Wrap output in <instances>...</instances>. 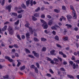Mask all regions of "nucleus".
<instances>
[{"label": "nucleus", "mask_w": 79, "mask_h": 79, "mask_svg": "<svg viewBox=\"0 0 79 79\" xmlns=\"http://www.w3.org/2000/svg\"><path fill=\"white\" fill-rule=\"evenodd\" d=\"M68 77H69V78L70 79H74V77L73 76L71 75H67Z\"/></svg>", "instance_id": "obj_20"}, {"label": "nucleus", "mask_w": 79, "mask_h": 79, "mask_svg": "<svg viewBox=\"0 0 79 79\" xmlns=\"http://www.w3.org/2000/svg\"><path fill=\"white\" fill-rule=\"evenodd\" d=\"M68 40V37L66 36L64 38V40H65V41H66V40Z\"/></svg>", "instance_id": "obj_33"}, {"label": "nucleus", "mask_w": 79, "mask_h": 79, "mask_svg": "<svg viewBox=\"0 0 79 79\" xmlns=\"http://www.w3.org/2000/svg\"><path fill=\"white\" fill-rule=\"evenodd\" d=\"M40 7H38L35 10V12H37L39 11H40Z\"/></svg>", "instance_id": "obj_21"}, {"label": "nucleus", "mask_w": 79, "mask_h": 79, "mask_svg": "<svg viewBox=\"0 0 79 79\" xmlns=\"http://www.w3.org/2000/svg\"><path fill=\"white\" fill-rule=\"evenodd\" d=\"M17 62H18V63L17 66L18 67H19V66L20 65H21V62H19V61H18H18Z\"/></svg>", "instance_id": "obj_46"}, {"label": "nucleus", "mask_w": 79, "mask_h": 79, "mask_svg": "<svg viewBox=\"0 0 79 79\" xmlns=\"http://www.w3.org/2000/svg\"><path fill=\"white\" fill-rule=\"evenodd\" d=\"M5 60L3 59H0V62H4Z\"/></svg>", "instance_id": "obj_55"}, {"label": "nucleus", "mask_w": 79, "mask_h": 79, "mask_svg": "<svg viewBox=\"0 0 79 79\" xmlns=\"http://www.w3.org/2000/svg\"><path fill=\"white\" fill-rule=\"evenodd\" d=\"M57 58L58 59V60H59L60 61V62H61V61H62V59L61 58H60L59 57V56H58L57 57Z\"/></svg>", "instance_id": "obj_44"}, {"label": "nucleus", "mask_w": 79, "mask_h": 79, "mask_svg": "<svg viewBox=\"0 0 79 79\" xmlns=\"http://www.w3.org/2000/svg\"><path fill=\"white\" fill-rule=\"evenodd\" d=\"M8 24H10V22H6L4 23V25Z\"/></svg>", "instance_id": "obj_63"}, {"label": "nucleus", "mask_w": 79, "mask_h": 79, "mask_svg": "<svg viewBox=\"0 0 79 79\" xmlns=\"http://www.w3.org/2000/svg\"><path fill=\"white\" fill-rule=\"evenodd\" d=\"M42 26L44 27L43 29H47L48 27V26L47 25V22H44V24H42Z\"/></svg>", "instance_id": "obj_3"}, {"label": "nucleus", "mask_w": 79, "mask_h": 79, "mask_svg": "<svg viewBox=\"0 0 79 79\" xmlns=\"http://www.w3.org/2000/svg\"><path fill=\"white\" fill-rule=\"evenodd\" d=\"M65 26H67V28L68 29H69V28H71V27H72V25L71 24H65Z\"/></svg>", "instance_id": "obj_11"}, {"label": "nucleus", "mask_w": 79, "mask_h": 79, "mask_svg": "<svg viewBox=\"0 0 79 79\" xmlns=\"http://www.w3.org/2000/svg\"><path fill=\"white\" fill-rule=\"evenodd\" d=\"M25 68H26L25 65H23L20 68V70L21 71H23V70L25 69Z\"/></svg>", "instance_id": "obj_14"}, {"label": "nucleus", "mask_w": 79, "mask_h": 79, "mask_svg": "<svg viewBox=\"0 0 79 79\" xmlns=\"http://www.w3.org/2000/svg\"><path fill=\"white\" fill-rule=\"evenodd\" d=\"M23 17V16H22V15H19L18 16V18H21Z\"/></svg>", "instance_id": "obj_37"}, {"label": "nucleus", "mask_w": 79, "mask_h": 79, "mask_svg": "<svg viewBox=\"0 0 79 79\" xmlns=\"http://www.w3.org/2000/svg\"><path fill=\"white\" fill-rule=\"evenodd\" d=\"M59 54H60V55H63V52H62L61 51H60L59 52Z\"/></svg>", "instance_id": "obj_56"}, {"label": "nucleus", "mask_w": 79, "mask_h": 79, "mask_svg": "<svg viewBox=\"0 0 79 79\" xmlns=\"http://www.w3.org/2000/svg\"><path fill=\"white\" fill-rule=\"evenodd\" d=\"M28 56L31 58H34V57L31 55H28Z\"/></svg>", "instance_id": "obj_35"}, {"label": "nucleus", "mask_w": 79, "mask_h": 79, "mask_svg": "<svg viewBox=\"0 0 79 79\" xmlns=\"http://www.w3.org/2000/svg\"><path fill=\"white\" fill-rule=\"evenodd\" d=\"M25 50L26 53H31V52L29 50V49L26 48H25Z\"/></svg>", "instance_id": "obj_25"}, {"label": "nucleus", "mask_w": 79, "mask_h": 79, "mask_svg": "<svg viewBox=\"0 0 79 79\" xmlns=\"http://www.w3.org/2000/svg\"><path fill=\"white\" fill-rule=\"evenodd\" d=\"M10 15L11 16H17V13L15 12H11L10 13Z\"/></svg>", "instance_id": "obj_10"}, {"label": "nucleus", "mask_w": 79, "mask_h": 79, "mask_svg": "<svg viewBox=\"0 0 79 79\" xmlns=\"http://www.w3.org/2000/svg\"><path fill=\"white\" fill-rule=\"evenodd\" d=\"M29 25H30L29 23H27L25 24V26L26 27H29Z\"/></svg>", "instance_id": "obj_31"}, {"label": "nucleus", "mask_w": 79, "mask_h": 79, "mask_svg": "<svg viewBox=\"0 0 79 79\" xmlns=\"http://www.w3.org/2000/svg\"><path fill=\"white\" fill-rule=\"evenodd\" d=\"M53 60L54 61H55V62H59V60L57 59V58H54L53 59Z\"/></svg>", "instance_id": "obj_26"}, {"label": "nucleus", "mask_w": 79, "mask_h": 79, "mask_svg": "<svg viewBox=\"0 0 79 79\" xmlns=\"http://www.w3.org/2000/svg\"><path fill=\"white\" fill-rule=\"evenodd\" d=\"M47 18H49V19H51L52 18V17L49 15H47Z\"/></svg>", "instance_id": "obj_49"}, {"label": "nucleus", "mask_w": 79, "mask_h": 79, "mask_svg": "<svg viewBox=\"0 0 79 79\" xmlns=\"http://www.w3.org/2000/svg\"><path fill=\"white\" fill-rule=\"evenodd\" d=\"M21 6L23 8H24V9H26V6L24 5V3H23L21 5Z\"/></svg>", "instance_id": "obj_15"}, {"label": "nucleus", "mask_w": 79, "mask_h": 79, "mask_svg": "<svg viewBox=\"0 0 79 79\" xmlns=\"http://www.w3.org/2000/svg\"><path fill=\"white\" fill-rule=\"evenodd\" d=\"M33 4H34V5H35L36 4H37V2H35V1L33 2V0H31L30 2L31 6H32L33 5Z\"/></svg>", "instance_id": "obj_7"}, {"label": "nucleus", "mask_w": 79, "mask_h": 79, "mask_svg": "<svg viewBox=\"0 0 79 79\" xmlns=\"http://www.w3.org/2000/svg\"><path fill=\"white\" fill-rule=\"evenodd\" d=\"M32 19L33 20V21H36L37 19V18H36L34 17L33 16H32Z\"/></svg>", "instance_id": "obj_32"}, {"label": "nucleus", "mask_w": 79, "mask_h": 79, "mask_svg": "<svg viewBox=\"0 0 79 79\" xmlns=\"http://www.w3.org/2000/svg\"><path fill=\"white\" fill-rule=\"evenodd\" d=\"M62 8L63 10H66V7H65V6H62Z\"/></svg>", "instance_id": "obj_51"}, {"label": "nucleus", "mask_w": 79, "mask_h": 79, "mask_svg": "<svg viewBox=\"0 0 79 79\" xmlns=\"http://www.w3.org/2000/svg\"><path fill=\"white\" fill-rule=\"evenodd\" d=\"M1 45L2 47H5V45H4V43L2 41H1Z\"/></svg>", "instance_id": "obj_53"}, {"label": "nucleus", "mask_w": 79, "mask_h": 79, "mask_svg": "<svg viewBox=\"0 0 79 79\" xmlns=\"http://www.w3.org/2000/svg\"><path fill=\"white\" fill-rule=\"evenodd\" d=\"M41 11H43L44 10H45V8L44 7H42L41 8Z\"/></svg>", "instance_id": "obj_62"}, {"label": "nucleus", "mask_w": 79, "mask_h": 79, "mask_svg": "<svg viewBox=\"0 0 79 79\" xmlns=\"http://www.w3.org/2000/svg\"><path fill=\"white\" fill-rule=\"evenodd\" d=\"M35 73H39V71L38 70V69H37V67H35Z\"/></svg>", "instance_id": "obj_30"}, {"label": "nucleus", "mask_w": 79, "mask_h": 79, "mask_svg": "<svg viewBox=\"0 0 79 79\" xmlns=\"http://www.w3.org/2000/svg\"><path fill=\"white\" fill-rule=\"evenodd\" d=\"M15 56L16 57H19V54H18L17 53H15Z\"/></svg>", "instance_id": "obj_52"}, {"label": "nucleus", "mask_w": 79, "mask_h": 79, "mask_svg": "<svg viewBox=\"0 0 79 79\" xmlns=\"http://www.w3.org/2000/svg\"><path fill=\"white\" fill-rule=\"evenodd\" d=\"M66 32H67L66 30H64L63 32L64 34L66 35Z\"/></svg>", "instance_id": "obj_61"}, {"label": "nucleus", "mask_w": 79, "mask_h": 79, "mask_svg": "<svg viewBox=\"0 0 79 79\" xmlns=\"http://www.w3.org/2000/svg\"><path fill=\"white\" fill-rule=\"evenodd\" d=\"M46 50H47V48H46L45 47H43L41 49L42 52H45Z\"/></svg>", "instance_id": "obj_18"}, {"label": "nucleus", "mask_w": 79, "mask_h": 79, "mask_svg": "<svg viewBox=\"0 0 79 79\" xmlns=\"http://www.w3.org/2000/svg\"><path fill=\"white\" fill-rule=\"evenodd\" d=\"M34 40L35 42H38L39 41V40L37 38H34Z\"/></svg>", "instance_id": "obj_28"}, {"label": "nucleus", "mask_w": 79, "mask_h": 79, "mask_svg": "<svg viewBox=\"0 0 79 79\" xmlns=\"http://www.w3.org/2000/svg\"><path fill=\"white\" fill-rule=\"evenodd\" d=\"M40 21L41 23H43V24H45V22L46 23V22H45V21H44V20L42 19H40Z\"/></svg>", "instance_id": "obj_47"}, {"label": "nucleus", "mask_w": 79, "mask_h": 79, "mask_svg": "<svg viewBox=\"0 0 79 79\" xmlns=\"http://www.w3.org/2000/svg\"><path fill=\"white\" fill-rule=\"evenodd\" d=\"M56 46L58 47L59 48H62V47H61V45L58 44H56Z\"/></svg>", "instance_id": "obj_36"}, {"label": "nucleus", "mask_w": 79, "mask_h": 79, "mask_svg": "<svg viewBox=\"0 0 79 79\" xmlns=\"http://www.w3.org/2000/svg\"><path fill=\"white\" fill-rule=\"evenodd\" d=\"M17 37L20 40H21V37H20V36L19 35H17Z\"/></svg>", "instance_id": "obj_34"}, {"label": "nucleus", "mask_w": 79, "mask_h": 79, "mask_svg": "<svg viewBox=\"0 0 79 79\" xmlns=\"http://www.w3.org/2000/svg\"><path fill=\"white\" fill-rule=\"evenodd\" d=\"M62 55L64 58H66V54H64V53Z\"/></svg>", "instance_id": "obj_64"}, {"label": "nucleus", "mask_w": 79, "mask_h": 79, "mask_svg": "<svg viewBox=\"0 0 79 79\" xmlns=\"http://www.w3.org/2000/svg\"><path fill=\"white\" fill-rule=\"evenodd\" d=\"M66 17L67 18L68 20H69V19H72V17L71 15H67Z\"/></svg>", "instance_id": "obj_9"}, {"label": "nucleus", "mask_w": 79, "mask_h": 79, "mask_svg": "<svg viewBox=\"0 0 79 79\" xmlns=\"http://www.w3.org/2000/svg\"><path fill=\"white\" fill-rule=\"evenodd\" d=\"M13 46L14 47L16 48H19V47L18 46V45H17V44H14Z\"/></svg>", "instance_id": "obj_27"}, {"label": "nucleus", "mask_w": 79, "mask_h": 79, "mask_svg": "<svg viewBox=\"0 0 79 79\" xmlns=\"http://www.w3.org/2000/svg\"><path fill=\"white\" fill-rule=\"evenodd\" d=\"M19 24V21H17L16 22H15V25H18Z\"/></svg>", "instance_id": "obj_54"}, {"label": "nucleus", "mask_w": 79, "mask_h": 79, "mask_svg": "<svg viewBox=\"0 0 79 79\" xmlns=\"http://www.w3.org/2000/svg\"><path fill=\"white\" fill-rule=\"evenodd\" d=\"M29 31L32 34V33L33 32V30H32V28L31 27H29Z\"/></svg>", "instance_id": "obj_13"}, {"label": "nucleus", "mask_w": 79, "mask_h": 79, "mask_svg": "<svg viewBox=\"0 0 79 79\" xmlns=\"http://www.w3.org/2000/svg\"><path fill=\"white\" fill-rule=\"evenodd\" d=\"M41 18H45V15L43 14V15H41Z\"/></svg>", "instance_id": "obj_50"}, {"label": "nucleus", "mask_w": 79, "mask_h": 79, "mask_svg": "<svg viewBox=\"0 0 79 79\" xmlns=\"http://www.w3.org/2000/svg\"><path fill=\"white\" fill-rule=\"evenodd\" d=\"M15 30H19V27H15Z\"/></svg>", "instance_id": "obj_48"}, {"label": "nucleus", "mask_w": 79, "mask_h": 79, "mask_svg": "<svg viewBox=\"0 0 79 79\" xmlns=\"http://www.w3.org/2000/svg\"><path fill=\"white\" fill-rule=\"evenodd\" d=\"M79 29L78 28V27H76L74 28V30L75 31H77Z\"/></svg>", "instance_id": "obj_43"}, {"label": "nucleus", "mask_w": 79, "mask_h": 79, "mask_svg": "<svg viewBox=\"0 0 79 79\" xmlns=\"http://www.w3.org/2000/svg\"><path fill=\"white\" fill-rule=\"evenodd\" d=\"M51 29H52V30H56V29H57L54 26L51 27Z\"/></svg>", "instance_id": "obj_24"}, {"label": "nucleus", "mask_w": 79, "mask_h": 79, "mask_svg": "<svg viewBox=\"0 0 79 79\" xmlns=\"http://www.w3.org/2000/svg\"><path fill=\"white\" fill-rule=\"evenodd\" d=\"M50 53L52 55H54V56H55L56 55V54L55 53V50H53L51 51H50Z\"/></svg>", "instance_id": "obj_5"}, {"label": "nucleus", "mask_w": 79, "mask_h": 79, "mask_svg": "<svg viewBox=\"0 0 79 79\" xmlns=\"http://www.w3.org/2000/svg\"><path fill=\"white\" fill-rule=\"evenodd\" d=\"M8 30L9 32V34L10 35H13L14 33V31L13 30V27L10 26H9Z\"/></svg>", "instance_id": "obj_2"}, {"label": "nucleus", "mask_w": 79, "mask_h": 79, "mask_svg": "<svg viewBox=\"0 0 79 79\" xmlns=\"http://www.w3.org/2000/svg\"><path fill=\"white\" fill-rule=\"evenodd\" d=\"M70 6L71 10H73V19H76L77 17V15H76V11H75V10H74V7H73V6L71 5Z\"/></svg>", "instance_id": "obj_1"}, {"label": "nucleus", "mask_w": 79, "mask_h": 79, "mask_svg": "<svg viewBox=\"0 0 79 79\" xmlns=\"http://www.w3.org/2000/svg\"><path fill=\"white\" fill-rule=\"evenodd\" d=\"M32 53L34 54V55L35 56V57H36V58H39V54L35 52L34 51H33Z\"/></svg>", "instance_id": "obj_6"}, {"label": "nucleus", "mask_w": 79, "mask_h": 79, "mask_svg": "<svg viewBox=\"0 0 79 79\" xmlns=\"http://www.w3.org/2000/svg\"><path fill=\"white\" fill-rule=\"evenodd\" d=\"M5 59H6V60H8V61L9 60L10 58V57L8 56H5Z\"/></svg>", "instance_id": "obj_29"}, {"label": "nucleus", "mask_w": 79, "mask_h": 79, "mask_svg": "<svg viewBox=\"0 0 79 79\" xmlns=\"http://www.w3.org/2000/svg\"><path fill=\"white\" fill-rule=\"evenodd\" d=\"M60 71H66V70H65V69L63 68H60Z\"/></svg>", "instance_id": "obj_45"}, {"label": "nucleus", "mask_w": 79, "mask_h": 79, "mask_svg": "<svg viewBox=\"0 0 79 79\" xmlns=\"http://www.w3.org/2000/svg\"><path fill=\"white\" fill-rule=\"evenodd\" d=\"M46 76L48 77H51V74L49 73H47L46 74Z\"/></svg>", "instance_id": "obj_58"}, {"label": "nucleus", "mask_w": 79, "mask_h": 79, "mask_svg": "<svg viewBox=\"0 0 79 79\" xmlns=\"http://www.w3.org/2000/svg\"><path fill=\"white\" fill-rule=\"evenodd\" d=\"M9 61L10 62H13V60L10 58L9 60Z\"/></svg>", "instance_id": "obj_59"}, {"label": "nucleus", "mask_w": 79, "mask_h": 79, "mask_svg": "<svg viewBox=\"0 0 79 79\" xmlns=\"http://www.w3.org/2000/svg\"><path fill=\"white\" fill-rule=\"evenodd\" d=\"M54 12H56V13H60V10L56 9H55L54 10Z\"/></svg>", "instance_id": "obj_16"}, {"label": "nucleus", "mask_w": 79, "mask_h": 79, "mask_svg": "<svg viewBox=\"0 0 79 79\" xmlns=\"http://www.w3.org/2000/svg\"><path fill=\"white\" fill-rule=\"evenodd\" d=\"M26 37H27V38H30V37H29V36H30V34H29V33L28 32L26 34Z\"/></svg>", "instance_id": "obj_19"}, {"label": "nucleus", "mask_w": 79, "mask_h": 79, "mask_svg": "<svg viewBox=\"0 0 79 79\" xmlns=\"http://www.w3.org/2000/svg\"><path fill=\"white\" fill-rule=\"evenodd\" d=\"M41 40L42 42H45V41H47V39L44 38H41Z\"/></svg>", "instance_id": "obj_17"}, {"label": "nucleus", "mask_w": 79, "mask_h": 79, "mask_svg": "<svg viewBox=\"0 0 79 79\" xmlns=\"http://www.w3.org/2000/svg\"><path fill=\"white\" fill-rule=\"evenodd\" d=\"M21 37L22 39H25V36L24 35H22Z\"/></svg>", "instance_id": "obj_60"}, {"label": "nucleus", "mask_w": 79, "mask_h": 79, "mask_svg": "<svg viewBox=\"0 0 79 79\" xmlns=\"http://www.w3.org/2000/svg\"><path fill=\"white\" fill-rule=\"evenodd\" d=\"M34 16H35V17H39V14L37 13H36L34 14Z\"/></svg>", "instance_id": "obj_23"}, {"label": "nucleus", "mask_w": 79, "mask_h": 79, "mask_svg": "<svg viewBox=\"0 0 79 79\" xmlns=\"http://www.w3.org/2000/svg\"><path fill=\"white\" fill-rule=\"evenodd\" d=\"M6 10H8V11L9 12H10V11H11V6L9 5L7 6L6 7Z\"/></svg>", "instance_id": "obj_4"}, {"label": "nucleus", "mask_w": 79, "mask_h": 79, "mask_svg": "<svg viewBox=\"0 0 79 79\" xmlns=\"http://www.w3.org/2000/svg\"><path fill=\"white\" fill-rule=\"evenodd\" d=\"M36 66L37 67V68H39L40 67V65H39V64L38 63H36Z\"/></svg>", "instance_id": "obj_41"}, {"label": "nucleus", "mask_w": 79, "mask_h": 79, "mask_svg": "<svg viewBox=\"0 0 79 79\" xmlns=\"http://www.w3.org/2000/svg\"><path fill=\"white\" fill-rule=\"evenodd\" d=\"M44 4H47V5H50V3H48V2H44Z\"/></svg>", "instance_id": "obj_57"}, {"label": "nucleus", "mask_w": 79, "mask_h": 79, "mask_svg": "<svg viewBox=\"0 0 79 79\" xmlns=\"http://www.w3.org/2000/svg\"><path fill=\"white\" fill-rule=\"evenodd\" d=\"M53 24V21L52 20H50L48 22V25L49 26H52Z\"/></svg>", "instance_id": "obj_8"}, {"label": "nucleus", "mask_w": 79, "mask_h": 79, "mask_svg": "<svg viewBox=\"0 0 79 79\" xmlns=\"http://www.w3.org/2000/svg\"><path fill=\"white\" fill-rule=\"evenodd\" d=\"M30 68L32 69L33 68V69H35V66L34 65H32L30 66Z\"/></svg>", "instance_id": "obj_40"}, {"label": "nucleus", "mask_w": 79, "mask_h": 79, "mask_svg": "<svg viewBox=\"0 0 79 79\" xmlns=\"http://www.w3.org/2000/svg\"><path fill=\"white\" fill-rule=\"evenodd\" d=\"M7 28V26H5L3 27L2 29V31H6V29Z\"/></svg>", "instance_id": "obj_12"}, {"label": "nucleus", "mask_w": 79, "mask_h": 79, "mask_svg": "<svg viewBox=\"0 0 79 79\" xmlns=\"http://www.w3.org/2000/svg\"><path fill=\"white\" fill-rule=\"evenodd\" d=\"M26 5L27 6H29V1H27L26 2Z\"/></svg>", "instance_id": "obj_38"}, {"label": "nucleus", "mask_w": 79, "mask_h": 79, "mask_svg": "<svg viewBox=\"0 0 79 79\" xmlns=\"http://www.w3.org/2000/svg\"><path fill=\"white\" fill-rule=\"evenodd\" d=\"M49 72H50L51 73H52V74H54V72H53V71L52 69H49Z\"/></svg>", "instance_id": "obj_39"}, {"label": "nucleus", "mask_w": 79, "mask_h": 79, "mask_svg": "<svg viewBox=\"0 0 79 79\" xmlns=\"http://www.w3.org/2000/svg\"><path fill=\"white\" fill-rule=\"evenodd\" d=\"M73 69H76V64H73Z\"/></svg>", "instance_id": "obj_42"}, {"label": "nucleus", "mask_w": 79, "mask_h": 79, "mask_svg": "<svg viewBox=\"0 0 79 79\" xmlns=\"http://www.w3.org/2000/svg\"><path fill=\"white\" fill-rule=\"evenodd\" d=\"M55 39L56 40H59V37L57 35H56L55 37Z\"/></svg>", "instance_id": "obj_22"}]
</instances>
